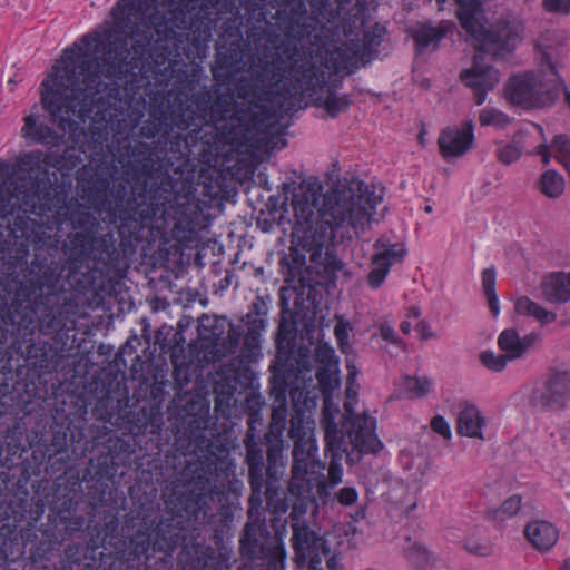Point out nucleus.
I'll return each mask as SVG.
<instances>
[{
    "instance_id": "obj_1",
    "label": "nucleus",
    "mask_w": 570,
    "mask_h": 570,
    "mask_svg": "<svg viewBox=\"0 0 570 570\" xmlns=\"http://www.w3.org/2000/svg\"><path fill=\"white\" fill-rule=\"evenodd\" d=\"M92 416L98 421L122 426L128 431V438L110 440L107 452L100 453L96 463L91 461L94 475L90 480L89 492L92 502L89 515H97L99 521L90 525L92 520L77 515V502L68 497L55 502L51 507L55 528L53 544L71 538L75 533L88 529V547L95 559V568L105 556V542L95 543L96 535L105 537L107 521L111 514L116 517L117 534L125 535L124 525L127 518L146 519L154 527L160 520H168L174 514L166 511L163 503L161 512L141 504L139 510L125 513L119 521V513L126 504V495L119 488L122 484L153 483L163 476L164 465L173 469V481L176 473L188 462L210 459L218 462L220 448L226 449V460L230 459L229 448L222 442H214L206 436L210 423L209 403L195 396L186 401L179 409L175 422L167 429L164 426V414L159 406H144L138 411H128V389L117 375L108 373L92 382ZM168 481L166 482V484Z\"/></svg>"
},
{
    "instance_id": "obj_2",
    "label": "nucleus",
    "mask_w": 570,
    "mask_h": 570,
    "mask_svg": "<svg viewBox=\"0 0 570 570\" xmlns=\"http://www.w3.org/2000/svg\"><path fill=\"white\" fill-rule=\"evenodd\" d=\"M218 462L197 460L188 462L173 481L164 485L160 500L166 511L174 514L158 524L129 517L122 528L125 535L117 534L116 517L107 521L105 537L94 540L105 542L108 553L95 570H167L168 559L180 548L177 562L180 570H220L225 563L222 553L206 544V518L209 503L223 494L214 483L215 478L228 479L235 472L234 462L226 460L227 451L219 450Z\"/></svg>"
},
{
    "instance_id": "obj_3",
    "label": "nucleus",
    "mask_w": 570,
    "mask_h": 570,
    "mask_svg": "<svg viewBox=\"0 0 570 570\" xmlns=\"http://www.w3.org/2000/svg\"><path fill=\"white\" fill-rule=\"evenodd\" d=\"M36 151L0 159V318L22 325L31 292L19 279L36 244Z\"/></svg>"
},
{
    "instance_id": "obj_4",
    "label": "nucleus",
    "mask_w": 570,
    "mask_h": 570,
    "mask_svg": "<svg viewBox=\"0 0 570 570\" xmlns=\"http://www.w3.org/2000/svg\"><path fill=\"white\" fill-rule=\"evenodd\" d=\"M246 46L234 41L224 51H218L210 68L213 80L217 86L203 87L188 96L183 90L156 92L149 99L148 118L139 128V136L147 140L156 136L168 140L171 132H186L197 122L218 125L226 121L236 108V83L243 77L236 78L244 71L242 66ZM262 57L254 56L248 67L261 70L264 66Z\"/></svg>"
},
{
    "instance_id": "obj_5",
    "label": "nucleus",
    "mask_w": 570,
    "mask_h": 570,
    "mask_svg": "<svg viewBox=\"0 0 570 570\" xmlns=\"http://www.w3.org/2000/svg\"><path fill=\"white\" fill-rule=\"evenodd\" d=\"M156 141H139L135 145L124 147L130 159L122 165L124 176L131 184L132 194L126 197V186L118 183L109 189L114 200L108 204V212L117 215L121 224V210L127 203L134 198L135 215L132 217L139 224L135 228V244L142 242L148 244L156 239L165 238L168 232L167 204L176 194V181L169 175V160L166 159V146L179 147L186 142V136L179 131L171 132L170 138L165 140L156 136Z\"/></svg>"
},
{
    "instance_id": "obj_6",
    "label": "nucleus",
    "mask_w": 570,
    "mask_h": 570,
    "mask_svg": "<svg viewBox=\"0 0 570 570\" xmlns=\"http://www.w3.org/2000/svg\"><path fill=\"white\" fill-rule=\"evenodd\" d=\"M266 36V45L258 49L265 61L261 70H252L250 78H242L236 83V95L247 107L239 109L240 119L248 118V125L261 128L276 111L273 106L285 96L314 94L327 82V71L323 65L306 59L299 61L301 50L296 43L281 41V36L265 29H254L248 37L258 42Z\"/></svg>"
},
{
    "instance_id": "obj_7",
    "label": "nucleus",
    "mask_w": 570,
    "mask_h": 570,
    "mask_svg": "<svg viewBox=\"0 0 570 570\" xmlns=\"http://www.w3.org/2000/svg\"><path fill=\"white\" fill-rule=\"evenodd\" d=\"M318 198L314 191L294 193L292 206L295 224L293 227V246L289 253L279 261L286 281L299 276L306 265V254L312 262H317L325 246L335 245L340 239H351L370 226L377 206L383 200V189L374 185H361L360 194L353 199L346 212L338 205L318 207Z\"/></svg>"
},
{
    "instance_id": "obj_8",
    "label": "nucleus",
    "mask_w": 570,
    "mask_h": 570,
    "mask_svg": "<svg viewBox=\"0 0 570 570\" xmlns=\"http://www.w3.org/2000/svg\"><path fill=\"white\" fill-rule=\"evenodd\" d=\"M220 0H119L112 10L114 28L104 47L102 71L107 78H120L128 71L129 56L144 59L157 36L173 32L170 22L183 21L196 9H209Z\"/></svg>"
},
{
    "instance_id": "obj_9",
    "label": "nucleus",
    "mask_w": 570,
    "mask_h": 570,
    "mask_svg": "<svg viewBox=\"0 0 570 570\" xmlns=\"http://www.w3.org/2000/svg\"><path fill=\"white\" fill-rule=\"evenodd\" d=\"M134 204L135 199L131 198L121 210L118 245L112 233L97 237L90 230H81L68 236L65 244L68 282L78 293L96 291L105 282L119 281L126 276L138 248L132 236L136 226L140 225L132 217Z\"/></svg>"
},
{
    "instance_id": "obj_10",
    "label": "nucleus",
    "mask_w": 570,
    "mask_h": 570,
    "mask_svg": "<svg viewBox=\"0 0 570 570\" xmlns=\"http://www.w3.org/2000/svg\"><path fill=\"white\" fill-rule=\"evenodd\" d=\"M354 377L355 373L350 372L347 376L348 385L354 381ZM351 387L347 386V399L344 402V414L340 426L336 423L338 409L332 406L327 400L324 401L321 426L324 430L325 445L336 448L337 444L347 443L352 444L353 449H357L358 452H380L383 443L375 433L376 419L366 413H355L356 393L354 392L353 400H351Z\"/></svg>"
},
{
    "instance_id": "obj_11",
    "label": "nucleus",
    "mask_w": 570,
    "mask_h": 570,
    "mask_svg": "<svg viewBox=\"0 0 570 570\" xmlns=\"http://www.w3.org/2000/svg\"><path fill=\"white\" fill-rule=\"evenodd\" d=\"M81 47L63 50L62 72L53 80L50 89L42 94V104L52 115L73 112L76 102L86 91L96 94L100 85L97 71H91V61L85 59Z\"/></svg>"
},
{
    "instance_id": "obj_12",
    "label": "nucleus",
    "mask_w": 570,
    "mask_h": 570,
    "mask_svg": "<svg viewBox=\"0 0 570 570\" xmlns=\"http://www.w3.org/2000/svg\"><path fill=\"white\" fill-rule=\"evenodd\" d=\"M551 58L544 53L539 71H525L510 77L504 86L507 100L523 109H541L552 105L564 89Z\"/></svg>"
},
{
    "instance_id": "obj_13",
    "label": "nucleus",
    "mask_w": 570,
    "mask_h": 570,
    "mask_svg": "<svg viewBox=\"0 0 570 570\" xmlns=\"http://www.w3.org/2000/svg\"><path fill=\"white\" fill-rule=\"evenodd\" d=\"M458 4L456 17L461 27L471 37L475 50L503 58L513 52L521 41L517 28L505 21L487 28L480 20L483 12L482 0H454Z\"/></svg>"
},
{
    "instance_id": "obj_14",
    "label": "nucleus",
    "mask_w": 570,
    "mask_h": 570,
    "mask_svg": "<svg viewBox=\"0 0 570 570\" xmlns=\"http://www.w3.org/2000/svg\"><path fill=\"white\" fill-rule=\"evenodd\" d=\"M262 509L245 524L239 539L244 562L236 570H285L286 549L261 520Z\"/></svg>"
},
{
    "instance_id": "obj_15",
    "label": "nucleus",
    "mask_w": 570,
    "mask_h": 570,
    "mask_svg": "<svg viewBox=\"0 0 570 570\" xmlns=\"http://www.w3.org/2000/svg\"><path fill=\"white\" fill-rule=\"evenodd\" d=\"M297 394L302 395L303 391H291L295 413L291 417V425L288 430L289 436L294 440V448L292 451V476L288 482V490L293 494L308 492L312 488L313 481L315 480V470L321 468L320 462L315 460L317 452L316 442L312 436L307 435V431L304 426L305 413L302 409H297Z\"/></svg>"
},
{
    "instance_id": "obj_16",
    "label": "nucleus",
    "mask_w": 570,
    "mask_h": 570,
    "mask_svg": "<svg viewBox=\"0 0 570 570\" xmlns=\"http://www.w3.org/2000/svg\"><path fill=\"white\" fill-rule=\"evenodd\" d=\"M227 325L226 332L225 318L202 317L198 328L199 342L195 347H199L207 362L222 361L237 351L244 330L233 323Z\"/></svg>"
},
{
    "instance_id": "obj_17",
    "label": "nucleus",
    "mask_w": 570,
    "mask_h": 570,
    "mask_svg": "<svg viewBox=\"0 0 570 570\" xmlns=\"http://www.w3.org/2000/svg\"><path fill=\"white\" fill-rule=\"evenodd\" d=\"M292 547L296 570H342L324 539L306 524L293 525Z\"/></svg>"
},
{
    "instance_id": "obj_18",
    "label": "nucleus",
    "mask_w": 570,
    "mask_h": 570,
    "mask_svg": "<svg viewBox=\"0 0 570 570\" xmlns=\"http://www.w3.org/2000/svg\"><path fill=\"white\" fill-rule=\"evenodd\" d=\"M259 422L258 411L250 413L247 421L248 429L244 438L246 449L245 462L248 466V482L252 490L247 511L250 518L263 508L265 502L264 455L262 445L256 436V424Z\"/></svg>"
},
{
    "instance_id": "obj_19",
    "label": "nucleus",
    "mask_w": 570,
    "mask_h": 570,
    "mask_svg": "<svg viewBox=\"0 0 570 570\" xmlns=\"http://www.w3.org/2000/svg\"><path fill=\"white\" fill-rule=\"evenodd\" d=\"M283 440L272 439L267 442V466H266V489L265 502L272 513H285L288 508L286 492L283 489V476L285 473Z\"/></svg>"
},
{
    "instance_id": "obj_20",
    "label": "nucleus",
    "mask_w": 570,
    "mask_h": 570,
    "mask_svg": "<svg viewBox=\"0 0 570 570\" xmlns=\"http://www.w3.org/2000/svg\"><path fill=\"white\" fill-rule=\"evenodd\" d=\"M278 27L285 39L293 43L309 38L316 27V18L308 12L305 0H286L277 11Z\"/></svg>"
},
{
    "instance_id": "obj_21",
    "label": "nucleus",
    "mask_w": 570,
    "mask_h": 570,
    "mask_svg": "<svg viewBox=\"0 0 570 570\" xmlns=\"http://www.w3.org/2000/svg\"><path fill=\"white\" fill-rule=\"evenodd\" d=\"M373 247L372 268L366 281L371 288L377 289L385 282L391 267L403 263L407 249L403 243H390L386 237L377 238Z\"/></svg>"
},
{
    "instance_id": "obj_22",
    "label": "nucleus",
    "mask_w": 570,
    "mask_h": 570,
    "mask_svg": "<svg viewBox=\"0 0 570 570\" xmlns=\"http://www.w3.org/2000/svg\"><path fill=\"white\" fill-rule=\"evenodd\" d=\"M474 141V125L472 120H465L443 128L438 137V148L441 157L450 161L464 156L473 148Z\"/></svg>"
},
{
    "instance_id": "obj_23",
    "label": "nucleus",
    "mask_w": 570,
    "mask_h": 570,
    "mask_svg": "<svg viewBox=\"0 0 570 570\" xmlns=\"http://www.w3.org/2000/svg\"><path fill=\"white\" fill-rule=\"evenodd\" d=\"M570 397V375L567 372H553L532 392L533 405L547 410L566 406Z\"/></svg>"
},
{
    "instance_id": "obj_24",
    "label": "nucleus",
    "mask_w": 570,
    "mask_h": 570,
    "mask_svg": "<svg viewBox=\"0 0 570 570\" xmlns=\"http://www.w3.org/2000/svg\"><path fill=\"white\" fill-rule=\"evenodd\" d=\"M322 65L327 73L348 76L365 63L358 57L357 49L351 45L350 39L340 46L325 48L322 56Z\"/></svg>"
},
{
    "instance_id": "obj_25",
    "label": "nucleus",
    "mask_w": 570,
    "mask_h": 570,
    "mask_svg": "<svg viewBox=\"0 0 570 570\" xmlns=\"http://www.w3.org/2000/svg\"><path fill=\"white\" fill-rule=\"evenodd\" d=\"M479 56L473 59V66L460 73L462 83L473 91L474 100L481 106L485 100L489 91L499 83V72L491 66H480Z\"/></svg>"
},
{
    "instance_id": "obj_26",
    "label": "nucleus",
    "mask_w": 570,
    "mask_h": 570,
    "mask_svg": "<svg viewBox=\"0 0 570 570\" xmlns=\"http://www.w3.org/2000/svg\"><path fill=\"white\" fill-rule=\"evenodd\" d=\"M453 29L454 23L446 20H442L438 24L432 22L417 23L411 32L416 55L438 50L442 40Z\"/></svg>"
},
{
    "instance_id": "obj_27",
    "label": "nucleus",
    "mask_w": 570,
    "mask_h": 570,
    "mask_svg": "<svg viewBox=\"0 0 570 570\" xmlns=\"http://www.w3.org/2000/svg\"><path fill=\"white\" fill-rule=\"evenodd\" d=\"M540 340V335L530 332L520 336L515 328H505L499 335L497 345L510 362L522 358Z\"/></svg>"
},
{
    "instance_id": "obj_28",
    "label": "nucleus",
    "mask_w": 570,
    "mask_h": 570,
    "mask_svg": "<svg viewBox=\"0 0 570 570\" xmlns=\"http://www.w3.org/2000/svg\"><path fill=\"white\" fill-rule=\"evenodd\" d=\"M377 452H358L353 449L352 444H337L334 446L325 445V456L328 461V479L332 484H337L342 481L343 468L342 460L345 458L348 465L357 463L364 454H376Z\"/></svg>"
},
{
    "instance_id": "obj_29",
    "label": "nucleus",
    "mask_w": 570,
    "mask_h": 570,
    "mask_svg": "<svg viewBox=\"0 0 570 570\" xmlns=\"http://www.w3.org/2000/svg\"><path fill=\"white\" fill-rule=\"evenodd\" d=\"M524 538L539 552L550 551L559 539L557 527L546 520H531L523 529Z\"/></svg>"
},
{
    "instance_id": "obj_30",
    "label": "nucleus",
    "mask_w": 570,
    "mask_h": 570,
    "mask_svg": "<svg viewBox=\"0 0 570 570\" xmlns=\"http://www.w3.org/2000/svg\"><path fill=\"white\" fill-rule=\"evenodd\" d=\"M223 376L226 383V394L228 397H232L238 391L252 389L256 380L250 364L236 360H232L224 366Z\"/></svg>"
},
{
    "instance_id": "obj_31",
    "label": "nucleus",
    "mask_w": 570,
    "mask_h": 570,
    "mask_svg": "<svg viewBox=\"0 0 570 570\" xmlns=\"http://www.w3.org/2000/svg\"><path fill=\"white\" fill-rule=\"evenodd\" d=\"M386 32V28L376 22L364 29L361 39H351V45L357 49L358 57L364 63L370 62L375 57Z\"/></svg>"
},
{
    "instance_id": "obj_32",
    "label": "nucleus",
    "mask_w": 570,
    "mask_h": 570,
    "mask_svg": "<svg viewBox=\"0 0 570 570\" xmlns=\"http://www.w3.org/2000/svg\"><path fill=\"white\" fill-rule=\"evenodd\" d=\"M272 298L269 295H258L252 302L248 308V313L244 317L247 335H255L262 337L263 332L267 325V315Z\"/></svg>"
},
{
    "instance_id": "obj_33",
    "label": "nucleus",
    "mask_w": 570,
    "mask_h": 570,
    "mask_svg": "<svg viewBox=\"0 0 570 570\" xmlns=\"http://www.w3.org/2000/svg\"><path fill=\"white\" fill-rule=\"evenodd\" d=\"M542 293L551 303H566L570 301V273L557 272L543 277Z\"/></svg>"
},
{
    "instance_id": "obj_34",
    "label": "nucleus",
    "mask_w": 570,
    "mask_h": 570,
    "mask_svg": "<svg viewBox=\"0 0 570 570\" xmlns=\"http://www.w3.org/2000/svg\"><path fill=\"white\" fill-rule=\"evenodd\" d=\"M352 2L357 12L364 10L366 6V0H311V6L318 16L332 19L344 18L350 13L348 6Z\"/></svg>"
},
{
    "instance_id": "obj_35",
    "label": "nucleus",
    "mask_w": 570,
    "mask_h": 570,
    "mask_svg": "<svg viewBox=\"0 0 570 570\" xmlns=\"http://www.w3.org/2000/svg\"><path fill=\"white\" fill-rule=\"evenodd\" d=\"M484 417L474 405H465L458 416V434L474 439H483Z\"/></svg>"
},
{
    "instance_id": "obj_36",
    "label": "nucleus",
    "mask_w": 570,
    "mask_h": 570,
    "mask_svg": "<svg viewBox=\"0 0 570 570\" xmlns=\"http://www.w3.org/2000/svg\"><path fill=\"white\" fill-rule=\"evenodd\" d=\"M110 189V177L96 175L88 186L82 187L83 197L96 209H102L107 204V194Z\"/></svg>"
},
{
    "instance_id": "obj_37",
    "label": "nucleus",
    "mask_w": 570,
    "mask_h": 570,
    "mask_svg": "<svg viewBox=\"0 0 570 570\" xmlns=\"http://www.w3.org/2000/svg\"><path fill=\"white\" fill-rule=\"evenodd\" d=\"M433 385V381L428 376L404 375L399 383L397 391L401 396L421 399L432 392Z\"/></svg>"
},
{
    "instance_id": "obj_38",
    "label": "nucleus",
    "mask_w": 570,
    "mask_h": 570,
    "mask_svg": "<svg viewBox=\"0 0 570 570\" xmlns=\"http://www.w3.org/2000/svg\"><path fill=\"white\" fill-rule=\"evenodd\" d=\"M515 313L519 315L531 316L542 325L550 324L556 321V313L546 309L538 303L527 296L517 298L514 304Z\"/></svg>"
},
{
    "instance_id": "obj_39",
    "label": "nucleus",
    "mask_w": 570,
    "mask_h": 570,
    "mask_svg": "<svg viewBox=\"0 0 570 570\" xmlns=\"http://www.w3.org/2000/svg\"><path fill=\"white\" fill-rule=\"evenodd\" d=\"M173 377L179 387L187 385L195 372L196 365L191 356L187 357L181 350L180 353L171 354Z\"/></svg>"
},
{
    "instance_id": "obj_40",
    "label": "nucleus",
    "mask_w": 570,
    "mask_h": 570,
    "mask_svg": "<svg viewBox=\"0 0 570 570\" xmlns=\"http://www.w3.org/2000/svg\"><path fill=\"white\" fill-rule=\"evenodd\" d=\"M481 283L484 296L488 301L491 314L497 317L499 316L500 301L495 292L497 273L493 267L485 268L481 274Z\"/></svg>"
},
{
    "instance_id": "obj_41",
    "label": "nucleus",
    "mask_w": 570,
    "mask_h": 570,
    "mask_svg": "<svg viewBox=\"0 0 570 570\" xmlns=\"http://www.w3.org/2000/svg\"><path fill=\"white\" fill-rule=\"evenodd\" d=\"M521 495L513 494L505 499L499 508L491 510L489 512V519L495 523H502L517 515L521 509Z\"/></svg>"
},
{
    "instance_id": "obj_42",
    "label": "nucleus",
    "mask_w": 570,
    "mask_h": 570,
    "mask_svg": "<svg viewBox=\"0 0 570 570\" xmlns=\"http://www.w3.org/2000/svg\"><path fill=\"white\" fill-rule=\"evenodd\" d=\"M287 423V406L286 404H279L272 410L271 423L268 432L265 435L266 442H271L272 439L276 441L283 440V434Z\"/></svg>"
},
{
    "instance_id": "obj_43",
    "label": "nucleus",
    "mask_w": 570,
    "mask_h": 570,
    "mask_svg": "<svg viewBox=\"0 0 570 570\" xmlns=\"http://www.w3.org/2000/svg\"><path fill=\"white\" fill-rule=\"evenodd\" d=\"M539 189L550 198H558L564 190L563 177L556 170H547L540 177Z\"/></svg>"
},
{
    "instance_id": "obj_44",
    "label": "nucleus",
    "mask_w": 570,
    "mask_h": 570,
    "mask_svg": "<svg viewBox=\"0 0 570 570\" xmlns=\"http://www.w3.org/2000/svg\"><path fill=\"white\" fill-rule=\"evenodd\" d=\"M63 209V215L75 229L86 228L95 219L92 214L79 203L70 202Z\"/></svg>"
},
{
    "instance_id": "obj_45",
    "label": "nucleus",
    "mask_w": 570,
    "mask_h": 570,
    "mask_svg": "<svg viewBox=\"0 0 570 570\" xmlns=\"http://www.w3.org/2000/svg\"><path fill=\"white\" fill-rule=\"evenodd\" d=\"M405 557L410 564L419 570L426 569L434 562L433 554L417 542L412 543L405 549Z\"/></svg>"
},
{
    "instance_id": "obj_46",
    "label": "nucleus",
    "mask_w": 570,
    "mask_h": 570,
    "mask_svg": "<svg viewBox=\"0 0 570 570\" xmlns=\"http://www.w3.org/2000/svg\"><path fill=\"white\" fill-rule=\"evenodd\" d=\"M261 343L262 337L245 334L240 353L237 357H234L233 360L252 364L261 355Z\"/></svg>"
},
{
    "instance_id": "obj_47",
    "label": "nucleus",
    "mask_w": 570,
    "mask_h": 570,
    "mask_svg": "<svg viewBox=\"0 0 570 570\" xmlns=\"http://www.w3.org/2000/svg\"><path fill=\"white\" fill-rule=\"evenodd\" d=\"M551 149L554 158L560 163L570 176V139L567 135H558L553 138Z\"/></svg>"
},
{
    "instance_id": "obj_48",
    "label": "nucleus",
    "mask_w": 570,
    "mask_h": 570,
    "mask_svg": "<svg viewBox=\"0 0 570 570\" xmlns=\"http://www.w3.org/2000/svg\"><path fill=\"white\" fill-rule=\"evenodd\" d=\"M479 121L481 126L503 129L510 124V117L497 108L485 107L480 111Z\"/></svg>"
},
{
    "instance_id": "obj_49",
    "label": "nucleus",
    "mask_w": 570,
    "mask_h": 570,
    "mask_svg": "<svg viewBox=\"0 0 570 570\" xmlns=\"http://www.w3.org/2000/svg\"><path fill=\"white\" fill-rule=\"evenodd\" d=\"M352 101L348 95H336L330 91L324 100V109L331 117H337L340 114L346 111Z\"/></svg>"
},
{
    "instance_id": "obj_50",
    "label": "nucleus",
    "mask_w": 570,
    "mask_h": 570,
    "mask_svg": "<svg viewBox=\"0 0 570 570\" xmlns=\"http://www.w3.org/2000/svg\"><path fill=\"white\" fill-rule=\"evenodd\" d=\"M479 360L487 370L495 373L504 371L510 362L503 353L497 354L492 350L482 351L479 355Z\"/></svg>"
},
{
    "instance_id": "obj_51",
    "label": "nucleus",
    "mask_w": 570,
    "mask_h": 570,
    "mask_svg": "<svg viewBox=\"0 0 570 570\" xmlns=\"http://www.w3.org/2000/svg\"><path fill=\"white\" fill-rule=\"evenodd\" d=\"M316 380L324 394H330L338 385L337 367H317Z\"/></svg>"
},
{
    "instance_id": "obj_52",
    "label": "nucleus",
    "mask_w": 570,
    "mask_h": 570,
    "mask_svg": "<svg viewBox=\"0 0 570 570\" xmlns=\"http://www.w3.org/2000/svg\"><path fill=\"white\" fill-rule=\"evenodd\" d=\"M289 390V383L285 376L279 372L275 373L271 379V394L279 404H286V397Z\"/></svg>"
},
{
    "instance_id": "obj_53",
    "label": "nucleus",
    "mask_w": 570,
    "mask_h": 570,
    "mask_svg": "<svg viewBox=\"0 0 570 570\" xmlns=\"http://www.w3.org/2000/svg\"><path fill=\"white\" fill-rule=\"evenodd\" d=\"M314 357L317 367H337L335 351L326 343L316 346Z\"/></svg>"
},
{
    "instance_id": "obj_54",
    "label": "nucleus",
    "mask_w": 570,
    "mask_h": 570,
    "mask_svg": "<svg viewBox=\"0 0 570 570\" xmlns=\"http://www.w3.org/2000/svg\"><path fill=\"white\" fill-rule=\"evenodd\" d=\"M218 514L222 517L224 524L222 525L220 530L215 529L213 531V533L210 534V540L216 546H219L220 543H223V540H224L223 530H224V528L229 529V524L233 522V519H234V509L232 505H222Z\"/></svg>"
},
{
    "instance_id": "obj_55",
    "label": "nucleus",
    "mask_w": 570,
    "mask_h": 570,
    "mask_svg": "<svg viewBox=\"0 0 570 570\" xmlns=\"http://www.w3.org/2000/svg\"><path fill=\"white\" fill-rule=\"evenodd\" d=\"M468 552L480 557H487L492 553V544L488 540L468 539L464 543Z\"/></svg>"
},
{
    "instance_id": "obj_56",
    "label": "nucleus",
    "mask_w": 570,
    "mask_h": 570,
    "mask_svg": "<svg viewBox=\"0 0 570 570\" xmlns=\"http://www.w3.org/2000/svg\"><path fill=\"white\" fill-rule=\"evenodd\" d=\"M73 433L70 431L69 428H67L65 431H53V438L51 445L53 448V451L57 453L66 452L68 449V443L72 441Z\"/></svg>"
},
{
    "instance_id": "obj_57",
    "label": "nucleus",
    "mask_w": 570,
    "mask_h": 570,
    "mask_svg": "<svg viewBox=\"0 0 570 570\" xmlns=\"http://www.w3.org/2000/svg\"><path fill=\"white\" fill-rule=\"evenodd\" d=\"M23 122L21 136L28 146H32L36 142V115L33 112L26 115Z\"/></svg>"
},
{
    "instance_id": "obj_58",
    "label": "nucleus",
    "mask_w": 570,
    "mask_h": 570,
    "mask_svg": "<svg viewBox=\"0 0 570 570\" xmlns=\"http://www.w3.org/2000/svg\"><path fill=\"white\" fill-rule=\"evenodd\" d=\"M336 501L344 507H351L356 503L358 492L354 487H344L335 493Z\"/></svg>"
},
{
    "instance_id": "obj_59",
    "label": "nucleus",
    "mask_w": 570,
    "mask_h": 570,
    "mask_svg": "<svg viewBox=\"0 0 570 570\" xmlns=\"http://www.w3.org/2000/svg\"><path fill=\"white\" fill-rule=\"evenodd\" d=\"M521 156L519 148L512 144H508L498 150V159L503 164H512Z\"/></svg>"
},
{
    "instance_id": "obj_60",
    "label": "nucleus",
    "mask_w": 570,
    "mask_h": 570,
    "mask_svg": "<svg viewBox=\"0 0 570 570\" xmlns=\"http://www.w3.org/2000/svg\"><path fill=\"white\" fill-rule=\"evenodd\" d=\"M350 323L344 321H338L334 326V335L336 342L342 351L348 346V332H350Z\"/></svg>"
},
{
    "instance_id": "obj_61",
    "label": "nucleus",
    "mask_w": 570,
    "mask_h": 570,
    "mask_svg": "<svg viewBox=\"0 0 570 570\" xmlns=\"http://www.w3.org/2000/svg\"><path fill=\"white\" fill-rule=\"evenodd\" d=\"M431 429L445 440H450L452 436L450 424L442 415L433 416L431 420Z\"/></svg>"
},
{
    "instance_id": "obj_62",
    "label": "nucleus",
    "mask_w": 570,
    "mask_h": 570,
    "mask_svg": "<svg viewBox=\"0 0 570 570\" xmlns=\"http://www.w3.org/2000/svg\"><path fill=\"white\" fill-rule=\"evenodd\" d=\"M543 8L552 13H570V0H543Z\"/></svg>"
},
{
    "instance_id": "obj_63",
    "label": "nucleus",
    "mask_w": 570,
    "mask_h": 570,
    "mask_svg": "<svg viewBox=\"0 0 570 570\" xmlns=\"http://www.w3.org/2000/svg\"><path fill=\"white\" fill-rule=\"evenodd\" d=\"M344 264L341 259H338L336 256L331 255L330 252H326L325 257V269L331 273H336L343 269Z\"/></svg>"
},
{
    "instance_id": "obj_64",
    "label": "nucleus",
    "mask_w": 570,
    "mask_h": 570,
    "mask_svg": "<svg viewBox=\"0 0 570 570\" xmlns=\"http://www.w3.org/2000/svg\"><path fill=\"white\" fill-rule=\"evenodd\" d=\"M166 385V382L165 381H161V382H156L151 385V390H150V394L153 396V399H158V397H163L164 394H165V391H164V387Z\"/></svg>"
}]
</instances>
